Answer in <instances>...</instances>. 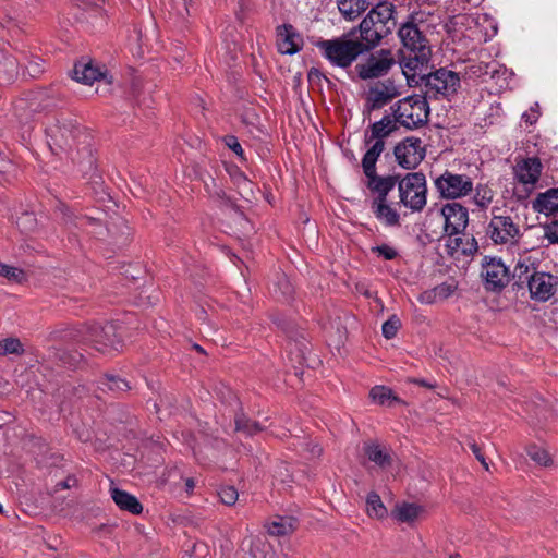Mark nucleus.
<instances>
[{
  "label": "nucleus",
  "instance_id": "obj_46",
  "mask_svg": "<svg viewBox=\"0 0 558 558\" xmlns=\"http://www.w3.org/2000/svg\"><path fill=\"white\" fill-rule=\"evenodd\" d=\"M371 251L386 260H392L398 256L397 250L388 244L373 246Z\"/></svg>",
  "mask_w": 558,
  "mask_h": 558
},
{
  "label": "nucleus",
  "instance_id": "obj_37",
  "mask_svg": "<svg viewBox=\"0 0 558 558\" xmlns=\"http://www.w3.org/2000/svg\"><path fill=\"white\" fill-rule=\"evenodd\" d=\"M24 348L17 338H5L0 341V355L5 356L8 354L22 355Z\"/></svg>",
  "mask_w": 558,
  "mask_h": 558
},
{
  "label": "nucleus",
  "instance_id": "obj_7",
  "mask_svg": "<svg viewBox=\"0 0 558 558\" xmlns=\"http://www.w3.org/2000/svg\"><path fill=\"white\" fill-rule=\"evenodd\" d=\"M46 134L50 138L49 144L59 148H71L72 144L81 135V126L75 118L61 113L46 128Z\"/></svg>",
  "mask_w": 558,
  "mask_h": 558
},
{
  "label": "nucleus",
  "instance_id": "obj_58",
  "mask_svg": "<svg viewBox=\"0 0 558 558\" xmlns=\"http://www.w3.org/2000/svg\"><path fill=\"white\" fill-rule=\"evenodd\" d=\"M193 348H194L197 352H201V353H203V352H204L203 348H202L201 345H198V344H194V345H193Z\"/></svg>",
  "mask_w": 558,
  "mask_h": 558
},
{
  "label": "nucleus",
  "instance_id": "obj_36",
  "mask_svg": "<svg viewBox=\"0 0 558 558\" xmlns=\"http://www.w3.org/2000/svg\"><path fill=\"white\" fill-rule=\"evenodd\" d=\"M457 287L452 283L444 282L441 284H438L435 287L432 291L425 292L422 296L423 300H427L428 302H432V294L434 295V299L438 298L439 300H445L449 298Z\"/></svg>",
  "mask_w": 558,
  "mask_h": 558
},
{
  "label": "nucleus",
  "instance_id": "obj_22",
  "mask_svg": "<svg viewBox=\"0 0 558 558\" xmlns=\"http://www.w3.org/2000/svg\"><path fill=\"white\" fill-rule=\"evenodd\" d=\"M395 5L389 2H379L376 4L365 17H371V23L377 26H384V29L387 28L388 33L391 34L393 27L396 26V22L393 20Z\"/></svg>",
  "mask_w": 558,
  "mask_h": 558
},
{
  "label": "nucleus",
  "instance_id": "obj_44",
  "mask_svg": "<svg viewBox=\"0 0 558 558\" xmlns=\"http://www.w3.org/2000/svg\"><path fill=\"white\" fill-rule=\"evenodd\" d=\"M493 199V192L487 189L486 186H483V185H477L476 186V193L474 195V201L475 203L484 208V207H487L488 204H490Z\"/></svg>",
  "mask_w": 558,
  "mask_h": 558
},
{
  "label": "nucleus",
  "instance_id": "obj_8",
  "mask_svg": "<svg viewBox=\"0 0 558 558\" xmlns=\"http://www.w3.org/2000/svg\"><path fill=\"white\" fill-rule=\"evenodd\" d=\"M436 191L440 198L457 199L470 195L473 191V180L466 174L445 170L434 180Z\"/></svg>",
  "mask_w": 558,
  "mask_h": 558
},
{
  "label": "nucleus",
  "instance_id": "obj_21",
  "mask_svg": "<svg viewBox=\"0 0 558 558\" xmlns=\"http://www.w3.org/2000/svg\"><path fill=\"white\" fill-rule=\"evenodd\" d=\"M543 165L538 157H529L518 160L514 173L519 182L523 184H535L541 177Z\"/></svg>",
  "mask_w": 558,
  "mask_h": 558
},
{
  "label": "nucleus",
  "instance_id": "obj_35",
  "mask_svg": "<svg viewBox=\"0 0 558 558\" xmlns=\"http://www.w3.org/2000/svg\"><path fill=\"white\" fill-rule=\"evenodd\" d=\"M421 512V507L414 504H403L393 511L395 518L400 522H412Z\"/></svg>",
  "mask_w": 558,
  "mask_h": 558
},
{
  "label": "nucleus",
  "instance_id": "obj_33",
  "mask_svg": "<svg viewBox=\"0 0 558 558\" xmlns=\"http://www.w3.org/2000/svg\"><path fill=\"white\" fill-rule=\"evenodd\" d=\"M366 511L367 514L372 518L384 519L387 517V509L377 493L371 492L367 495Z\"/></svg>",
  "mask_w": 558,
  "mask_h": 558
},
{
  "label": "nucleus",
  "instance_id": "obj_12",
  "mask_svg": "<svg viewBox=\"0 0 558 558\" xmlns=\"http://www.w3.org/2000/svg\"><path fill=\"white\" fill-rule=\"evenodd\" d=\"M378 159H362V168L368 179L367 187L377 194L373 202H387L388 194L399 184L400 174L378 175L376 162Z\"/></svg>",
  "mask_w": 558,
  "mask_h": 558
},
{
  "label": "nucleus",
  "instance_id": "obj_55",
  "mask_svg": "<svg viewBox=\"0 0 558 558\" xmlns=\"http://www.w3.org/2000/svg\"><path fill=\"white\" fill-rule=\"evenodd\" d=\"M463 243H464L463 239H461V238H456L454 239V246L457 248H461L463 246Z\"/></svg>",
  "mask_w": 558,
  "mask_h": 558
},
{
  "label": "nucleus",
  "instance_id": "obj_52",
  "mask_svg": "<svg viewBox=\"0 0 558 558\" xmlns=\"http://www.w3.org/2000/svg\"><path fill=\"white\" fill-rule=\"evenodd\" d=\"M489 68H490V64H488V63H486V64H484V65H483L482 63H480L478 65H472V66L470 68V71H471L473 74H475V75H477V76H481V75L488 74V73H489L488 69H489Z\"/></svg>",
  "mask_w": 558,
  "mask_h": 558
},
{
  "label": "nucleus",
  "instance_id": "obj_5",
  "mask_svg": "<svg viewBox=\"0 0 558 558\" xmlns=\"http://www.w3.org/2000/svg\"><path fill=\"white\" fill-rule=\"evenodd\" d=\"M398 122L393 116L385 114L379 121L369 125L364 133V143L372 146L362 159H378L385 149V140L398 130Z\"/></svg>",
  "mask_w": 558,
  "mask_h": 558
},
{
  "label": "nucleus",
  "instance_id": "obj_50",
  "mask_svg": "<svg viewBox=\"0 0 558 558\" xmlns=\"http://www.w3.org/2000/svg\"><path fill=\"white\" fill-rule=\"evenodd\" d=\"M469 447H470L471 451L473 452V454L475 456V458L480 461V463L486 470H488V463L485 459L482 448L474 440L469 444Z\"/></svg>",
  "mask_w": 558,
  "mask_h": 558
},
{
  "label": "nucleus",
  "instance_id": "obj_16",
  "mask_svg": "<svg viewBox=\"0 0 558 558\" xmlns=\"http://www.w3.org/2000/svg\"><path fill=\"white\" fill-rule=\"evenodd\" d=\"M525 279L530 296L536 302H546L558 293V276L533 269L531 276Z\"/></svg>",
  "mask_w": 558,
  "mask_h": 558
},
{
  "label": "nucleus",
  "instance_id": "obj_6",
  "mask_svg": "<svg viewBox=\"0 0 558 558\" xmlns=\"http://www.w3.org/2000/svg\"><path fill=\"white\" fill-rule=\"evenodd\" d=\"M460 76L458 73L446 68L436 71H429L422 80L425 87V94L428 97L438 98V96L449 97L454 95L460 88Z\"/></svg>",
  "mask_w": 558,
  "mask_h": 558
},
{
  "label": "nucleus",
  "instance_id": "obj_19",
  "mask_svg": "<svg viewBox=\"0 0 558 558\" xmlns=\"http://www.w3.org/2000/svg\"><path fill=\"white\" fill-rule=\"evenodd\" d=\"M398 37L407 51L420 49L422 46L430 47L428 39L418 28L413 16H411L410 21H407L400 26L398 29Z\"/></svg>",
  "mask_w": 558,
  "mask_h": 558
},
{
  "label": "nucleus",
  "instance_id": "obj_43",
  "mask_svg": "<svg viewBox=\"0 0 558 558\" xmlns=\"http://www.w3.org/2000/svg\"><path fill=\"white\" fill-rule=\"evenodd\" d=\"M218 495L221 502L227 506H233L239 498V493L233 486H222Z\"/></svg>",
  "mask_w": 558,
  "mask_h": 558
},
{
  "label": "nucleus",
  "instance_id": "obj_57",
  "mask_svg": "<svg viewBox=\"0 0 558 558\" xmlns=\"http://www.w3.org/2000/svg\"><path fill=\"white\" fill-rule=\"evenodd\" d=\"M283 283H284V286H286V293H291V290H292V289H291V287H290L289 282L284 279V280H283Z\"/></svg>",
  "mask_w": 558,
  "mask_h": 558
},
{
  "label": "nucleus",
  "instance_id": "obj_1",
  "mask_svg": "<svg viewBox=\"0 0 558 558\" xmlns=\"http://www.w3.org/2000/svg\"><path fill=\"white\" fill-rule=\"evenodd\" d=\"M121 329L122 327L114 323H95L82 326L71 333V338L78 344L109 354L119 351L123 347Z\"/></svg>",
  "mask_w": 558,
  "mask_h": 558
},
{
  "label": "nucleus",
  "instance_id": "obj_40",
  "mask_svg": "<svg viewBox=\"0 0 558 558\" xmlns=\"http://www.w3.org/2000/svg\"><path fill=\"white\" fill-rule=\"evenodd\" d=\"M0 276L12 282H21L24 279V271L0 262Z\"/></svg>",
  "mask_w": 558,
  "mask_h": 558
},
{
  "label": "nucleus",
  "instance_id": "obj_48",
  "mask_svg": "<svg viewBox=\"0 0 558 558\" xmlns=\"http://www.w3.org/2000/svg\"><path fill=\"white\" fill-rule=\"evenodd\" d=\"M545 238L550 244H558V219L544 225Z\"/></svg>",
  "mask_w": 558,
  "mask_h": 558
},
{
  "label": "nucleus",
  "instance_id": "obj_54",
  "mask_svg": "<svg viewBox=\"0 0 558 558\" xmlns=\"http://www.w3.org/2000/svg\"><path fill=\"white\" fill-rule=\"evenodd\" d=\"M410 381L428 389H433L435 387V385L427 383L425 379L413 378Z\"/></svg>",
  "mask_w": 558,
  "mask_h": 558
},
{
  "label": "nucleus",
  "instance_id": "obj_60",
  "mask_svg": "<svg viewBox=\"0 0 558 558\" xmlns=\"http://www.w3.org/2000/svg\"><path fill=\"white\" fill-rule=\"evenodd\" d=\"M449 558H461V556L459 554H456V555H451Z\"/></svg>",
  "mask_w": 558,
  "mask_h": 558
},
{
  "label": "nucleus",
  "instance_id": "obj_51",
  "mask_svg": "<svg viewBox=\"0 0 558 558\" xmlns=\"http://www.w3.org/2000/svg\"><path fill=\"white\" fill-rule=\"evenodd\" d=\"M322 78H324L327 82H329V80L326 77V75L320 70H318L317 68H311L308 70V72H307V80H308L310 83H317Z\"/></svg>",
  "mask_w": 558,
  "mask_h": 558
},
{
  "label": "nucleus",
  "instance_id": "obj_10",
  "mask_svg": "<svg viewBox=\"0 0 558 558\" xmlns=\"http://www.w3.org/2000/svg\"><path fill=\"white\" fill-rule=\"evenodd\" d=\"M432 57L430 47H420L402 54L400 65L409 82L422 85V80L430 71L429 62Z\"/></svg>",
  "mask_w": 558,
  "mask_h": 558
},
{
  "label": "nucleus",
  "instance_id": "obj_14",
  "mask_svg": "<svg viewBox=\"0 0 558 558\" xmlns=\"http://www.w3.org/2000/svg\"><path fill=\"white\" fill-rule=\"evenodd\" d=\"M399 95L400 92L393 80L387 78L384 81H378L368 89L363 114H369L372 111L381 109Z\"/></svg>",
  "mask_w": 558,
  "mask_h": 558
},
{
  "label": "nucleus",
  "instance_id": "obj_59",
  "mask_svg": "<svg viewBox=\"0 0 558 558\" xmlns=\"http://www.w3.org/2000/svg\"><path fill=\"white\" fill-rule=\"evenodd\" d=\"M59 486H61L62 488H68V487H69V484H68V482L65 481V482H61V483L59 484Z\"/></svg>",
  "mask_w": 558,
  "mask_h": 558
},
{
  "label": "nucleus",
  "instance_id": "obj_11",
  "mask_svg": "<svg viewBox=\"0 0 558 558\" xmlns=\"http://www.w3.org/2000/svg\"><path fill=\"white\" fill-rule=\"evenodd\" d=\"M396 63L390 49H380L369 57L363 63H357L354 71L357 77L363 81L379 78L388 74Z\"/></svg>",
  "mask_w": 558,
  "mask_h": 558
},
{
  "label": "nucleus",
  "instance_id": "obj_18",
  "mask_svg": "<svg viewBox=\"0 0 558 558\" xmlns=\"http://www.w3.org/2000/svg\"><path fill=\"white\" fill-rule=\"evenodd\" d=\"M350 31H355L356 41L362 45L363 53L376 48L381 39L389 35L388 29H384V26L371 23V17H364L359 26L352 27Z\"/></svg>",
  "mask_w": 558,
  "mask_h": 558
},
{
  "label": "nucleus",
  "instance_id": "obj_56",
  "mask_svg": "<svg viewBox=\"0 0 558 558\" xmlns=\"http://www.w3.org/2000/svg\"><path fill=\"white\" fill-rule=\"evenodd\" d=\"M523 119H525V122L533 124L535 120H532L531 117L526 113L523 114Z\"/></svg>",
  "mask_w": 558,
  "mask_h": 558
},
{
  "label": "nucleus",
  "instance_id": "obj_17",
  "mask_svg": "<svg viewBox=\"0 0 558 558\" xmlns=\"http://www.w3.org/2000/svg\"><path fill=\"white\" fill-rule=\"evenodd\" d=\"M445 219L444 230L449 236L464 233L469 223V210L460 203H447L441 207Z\"/></svg>",
  "mask_w": 558,
  "mask_h": 558
},
{
  "label": "nucleus",
  "instance_id": "obj_47",
  "mask_svg": "<svg viewBox=\"0 0 558 558\" xmlns=\"http://www.w3.org/2000/svg\"><path fill=\"white\" fill-rule=\"evenodd\" d=\"M25 69L27 70L28 74L33 77L38 76L44 72L43 68V59L39 57H33L28 62L25 64Z\"/></svg>",
  "mask_w": 558,
  "mask_h": 558
},
{
  "label": "nucleus",
  "instance_id": "obj_30",
  "mask_svg": "<svg viewBox=\"0 0 558 558\" xmlns=\"http://www.w3.org/2000/svg\"><path fill=\"white\" fill-rule=\"evenodd\" d=\"M364 452L369 461L374 462L380 468L389 466L392 462L388 450L378 444H365Z\"/></svg>",
  "mask_w": 558,
  "mask_h": 558
},
{
  "label": "nucleus",
  "instance_id": "obj_27",
  "mask_svg": "<svg viewBox=\"0 0 558 558\" xmlns=\"http://www.w3.org/2000/svg\"><path fill=\"white\" fill-rule=\"evenodd\" d=\"M372 211L375 217L388 227L400 225L399 213L388 205L387 202H372Z\"/></svg>",
  "mask_w": 558,
  "mask_h": 558
},
{
  "label": "nucleus",
  "instance_id": "obj_29",
  "mask_svg": "<svg viewBox=\"0 0 558 558\" xmlns=\"http://www.w3.org/2000/svg\"><path fill=\"white\" fill-rule=\"evenodd\" d=\"M371 399L379 404L393 407L395 404H404V402L386 386H375L369 391Z\"/></svg>",
  "mask_w": 558,
  "mask_h": 558
},
{
  "label": "nucleus",
  "instance_id": "obj_38",
  "mask_svg": "<svg viewBox=\"0 0 558 558\" xmlns=\"http://www.w3.org/2000/svg\"><path fill=\"white\" fill-rule=\"evenodd\" d=\"M527 456L537 464L548 466L551 464V458L547 450L537 445H531L526 449Z\"/></svg>",
  "mask_w": 558,
  "mask_h": 558
},
{
  "label": "nucleus",
  "instance_id": "obj_9",
  "mask_svg": "<svg viewBox=\"0 0 558 558\" xmlns=\"http://www.w3.org/2000/svg\"><path fill=\"white\" fill-rule=\"evenodd\" d=\"M486 234L495 244L507 246L519 244L523 235L519 223L508 215H493Z\"/></svg>",
  "mask_w": 558,
  "mask_h": 558
},
{
  "label": "nucleus",
  "instance_id": "obj_13",
  "mask_svg": "<svg viewBox=\"0 0 558 558\" xmlns=\"http://www.w3.org/2000/svg\"><path fill=\"white\" fill-rule=\"evenodd\" d=\"M425 154L421 138L415 136L405 137L393 148L398 165L405 170L415 169L425 158Z\"/></svg>",
  "mask_w": 558,
  "mask_h": 558
},
{
  "label": "nucleus",
  "instance_id": "obj_53",
  "mask_svg": "<svg viewBox=\"0 0 558 558\" xmlns=\"http://www.w3.org/2000/svg\"><path fill=\"white\" fill-rule=\"evenodd\" d=\"M185 492L192 494L195 488V482L192 477H187L184 481Z\"/></svg>",
  "mask_w": 558,
  "mask_h": 558
},
{
  "label": "nucleus",
  "instance_id": "obj_4",
  "mask_svg": "<svg viewBox=\"0 0 558 558\" xmlns=\"http://www.w3.org/2000/svg\"><path fill=\"white\" fill-rule=\"evenodd\" d=\"M400 204L414 213H421L427 204V184L423 172H408L399 178Z\"/></svg>",
  "mask_w": 558,
  "mask_h": 558
},
{
  "label": "nucleus",
  "instance_id": "obj_34",
  "mask_svg": "<svg viewBox=\"0 0 558 558\" xmlns=\"http://www.w3.org/2000/svg\"><path fill=\"white\" fill-rule=\"evenodd\" d=\"M296 525V520L293 518H278L272 521L268 527V532L271 535L283 536L291 533Z\"/></svg>",
  "mask_w": 558,
  "mask_h": 558
},
{
  "label": "nucleus",
  "instance_id": "obj_61",
  "mask_svg": "<svg viewBox=\"0 0 558 558\" xmlns=\"http://www.w3.org/2000/svg\"><path fill=\"white\" fill-rule=\"evenodd\" d=\"M3 512V508H2V505L0 504V513Z\"/></svg>",
  "mask_w": 558,
  "mask_h": 558
},
{
  "label": "nucleus",
  "instance_id": "obj_41",
  "mask_svg": "<svg viewBox=\"0 0 558 558\" xmlns=\"http://www.w3.org/2000/svg\"><path fill=\"white\" fill-rule=\"evenodd\" d=\"M401 327V320L397 315L390 316L381 327L383 336L386 339H392L396 337L399 328Z\"/></svg>",
  "mask_w": 558,
  "mask_h": 558
},
{
  "label": "nucleus",
  "instance_id": "obj_28",
  "mask_svg": "<svg viewBox=\"0 0 558 558\" xmlns=\"http://www.w3.org/2000/svg\"><path fill=\"white\" fill-rule=\"evenodd\" d=\"M342 16L349 21L359 17L369 5L368 0H337Z\"/></svg>",
  "mask_w": 558,
  "mask_h": 558
},
{
  "label": "nucleus",
  "instance_id": "obj_45",
  "mask_svg": "<svg viewBox=\"0 0 558 558\" xmlns=\"http://www.w3.org/2000/svg\"><path fill=\"white\" fill-rule=\"evenodd\" d=\"M225 145L230 148L241 160H245L244 150L234 135H226L223 137Z\"/></svg>",
  "mask_w": 558,
  "mask_h": 558
},
{
  "label": "nucleus",
  "instance_id": "obj_20",
  "mask_svg": "<svg viewBox=\"0 0 558 558\" xmlns=\"http://www.w3.org/2000/svg\"><path fill=\"white\" fill-rule=\"evenodd\" d=\"M278 50L282 54H295L303 47V38L291 24L279 25L276 28Z\"/></svg>",
  "mask_w": 558,
  "mask_h": 558
},
{
  "label": "nucleus",
  "instance_id": "obj_42",
  "mask_svg": "<svg viewBox=\"0 0 558 558\" xmlns=\"http://www.w3.org/2000/svg\"><path fill=\"white\" fill-rule=\"evenodd\" d=\"M531 274L532 272L530 271V267L527 265L518 263L512 274V277L515 280L514 286L520 289L523 287V284H527V279H525V277L531 276Z\"/></svg>",
  "mask_w": 558,
  "mask_h": 558
},
{
  "label": "nucleus",
  "instance_id": "obj_2",
  "mask_svg": "<svg viewBox=\"0 0 558 558\" xmlns=\"http://www.w3.org/2000/svg\"><path fill=\"white\" fill-rule=\"evenodd\" d=\"M322 56L333 66L350 68L362 52V45L357 44L355 31H349L333 39H319L315 43Z\"/></svg>",
  "mask_w": 558,
  "mask_h": 558
},
{
  "label": "nucleus",
  "instance_id": "obj_24",
  "mask_svg": "<svg viewBox=\"0 0 558 558\" xmlns=\"http://www.w3.org/2000/svg\"><path fill=\"white\" fill-rule=\"evenodd\" d=\"M105 77L100 68L94 66L92 62L81 60L74 64L72 78L78 83L92 85L94 82Z\"/></svg>",
  "mask_w": 558,
  "mask_h": 558
},
{
  "label": "nucleus",
  "instance_id": "obj_32",
  "mask_svg": "<svg viewBox=\"0 0 558 558\" xmlns=\"http://www.w3.org/2000/svg\"><path fill=\"white\" fill-rule=\"evenodd\" d=\"M235 430L245 434L246 436H253L260 433L264 428L256 422L252 421L246 416L245 413L240 412L234 416Z\"/></svg>",
  "mask_w": 558,
  "mask_h": 558
},
{
  "label": "nucleus",
  "instance_id": "obj_49",
  "mask_svg": "<svg viewBox=\"0 0 558 558\" xmlns=\"http://www.w3.org/2000/svg\"><path fill=\"white\" fill-rule=\"evenodd\" d=\"M478 251L477 241L474 236L468 239L461 247V253L465 256H471Z\"/></svg>",
  "mask_w": 558,
  "mask_h": 558
},
{
  "label": "nucleus",
  "instance_id": "obj_25",
  "mask_svg": "<svg viewBox=\"0 0 558 558\" xmlns=\"http://www.w3.org/2000/svg\"><path fill=\"white\" fill-rule=\"evenodd\" d=\"M110 493L112 500L121 510L132 514H141L143 512V506L134 495L117 487L111 488Z\"/></svg>",
  "mask_w": 558,
  "mask_h": 558
},
{
  "label": "nucleus",
  "instance_id": "obj_31",
  "mask_svg": "<svg viewBox=\"0 0 558 558\" xmlns=\"http://www.w3.org/2000/svg\"><path fill=\"white\" fill-rule=\"evenodd\" d=\"M99 388L102 391L109 390L116 395H120L122 392H126L128 390H130L131 386H130L129 381L121 378L120 376L106 374L99 380Z\"/></svg>",
  "mask_w": 558,
  "mask_h": 558
},
{
  "label": "nucleus",
  "instance_id": "obj_3",
  "mask_svg": "<svg viewBox=\"0 0 558 558\" xmlns=\"http://www.w3.org/2000/svg\"><path fill=\"white\" fill-rule=\"evenodd\" d=\"M391 110L397 122L409 130L417 129L428 121V102L418 95L400 99L391 106Z\"/></svg>",
  "mask_w": 558,
  "mask_h": 558
},
{
  "label": "nucleus",
  "instance_id": "obj_39",
  "mask_svg": "<svg viewBox=\"0 0 558 558\" xmlns=\"http://www.w3.org/2000/svg\"><path fill=\"white\" fill-rule=\"evenodd\" d=\"M57 356L59 361L69 367H76L84 360V354L78 351H68L61 349L58 351Z\"/></svg>",
  "mask_w": 558,
  "mask_h": 558
},
{
  "label": "nucleus",
  "instance_id": "obj_23",
  "mask_svg": "<svg viewBox=\"0 0 558 558\" xmlns=\"http://www.w3.org/2000/svg\"><path fill=\"white\" fill-rule=\"evenodd\" d=\"M532 209L546 216L558 213V187H550L545 192L538 193L532 201Z\"/></svg>",
  "mask_w": 558,
  "mask_h": 558
},
{
  "label": "nucleus",
  "instance_id": "obj_26",
  "mask_svg": "<svg viewBox=\"0 0 558 558\" xmlns=\"http://www.w3.org/2000/svg\"><path fill=\"white\" fill-rule=\"evenodd\" d=\"M72 160L77 167V171L83 177L94 178L96 172V158L89 147L84 146L81 150H77L76 156L72 157Z\"/></svg>",
  "mask_w": 558,
  "mask_h": 558
},
{
  "label": "nucleus",
  "instance_id": "obj_15",
  "mask_svg": "<svg viewBox=\"0 0 558 558\" xmlns=\"http://www.w3.org/2000/svg\"><path fill=\"white\" fill-rule=\"evenodd\" d=\"M482 277L488 291H500L509 282L511 274L499 257L485 256L482 262Z\"/></svg>",
  "mask_w": 558,
  "mask_h": 558
}]
</instances>
